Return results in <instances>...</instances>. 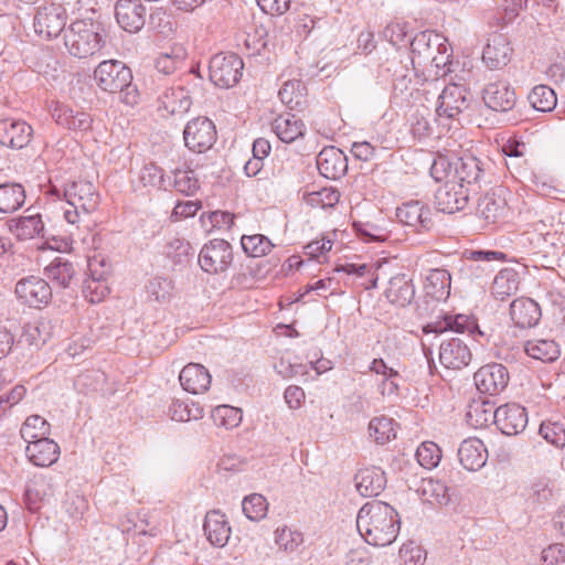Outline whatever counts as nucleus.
Listing matches in <instances>:
<instances>
[{
    "label": "nucleus",
    "instance_id": "nucleus-13",
    "mask_svg": "<svg viewBox=\"0 0 565 565\" xmlns=\"http://www.w3.org/2000/svg\"><path fill=\"white\" fill-rule=\"evenodd\" d=\"M18 299L29 307L40 308L47 305L52 298V288L49 282L38 276H28L15 285Z\"/></svg>",
    "mask_w": 565,
    "mask_h": 565
},
{
    "label": "nucleus",
    "instance_id": "nucleus-57",
    "mask_svg": "<svg viewBox=\"0 0 565 565\" xmlns=\"http://www.w3.org/2000/svg\"><path fill=\"white\" fill-rule=\"evenodd\" d=\"M540 435L557 448L565 446V425L559 422H543L539 430Z\"/></svg>",
    "mask_w": 565,
    "mask_h": 565
},
{
    "label": "nucleus",
    "instance_id": "nucleus-38",
    "mask_svg": "<svg viewBox=\"0 0 565 565\" xmlns=\"http://www.w3.org/2000/svg\"><path fill=\"white\" fill-rule=\"evenodd\" d=\"M525 353L532 359L548 363L561 355L559 345L551 339H532L524 343Z\"/></svg>",
    "mask_w": 565,
    "mask_h": 565
},
{
    "label": "nucleus",
    "instance_id": "nucleus-59",
    "mask_svg": "<svg viewBox=\"0 0 565 565\" xmlns=\"http://www.w3.org/2000/svg\"><path fill=\"white\" fill-rule=\"evenodd\" d=\"M340 200V193L333 188H322L319 191L308 194L307 202L312 207H332Z\"/></svg>",
    "mask_w": 565,
    "mask_h": 565
},
{
    "label": "nucleus",
    "instance_id": "nucleus-12",
    "mask_svg": "<svg viewBox=\"0 0 565 565\" xmlns=\"http://www.w3.org/2000/svg\"><path fill=\"white\" fill-rule=\"evenodd\" d=\"M233 260L232 246L224 239H212L199 254L201 268L210 274L225 271Z\"/></svg>",
    "mask_w": 565,
    "mask_h": 565
},
{
    "label": "nucleus",
    "instance_id": "nucleus-39",
    "mask_svg": "<svg viewBox=\"0 0 565 565\" xmlns=\"http://www.w3.org/2000/svg\"><path fill=\"white\" fill-rule=\"evenodd\" d=\"M519 285V273L513 268H503L495 275L491 292L494 298L504 300L518 291Z\"/></svg>",
    "mask_w": 565,
    "mask_h": 565
},
{
    "label": "nucleus",
    "instance_id": "nucleus-20",
    "mask_svg": "<svg viewBox=\"0 0 565 565\" xmlns=\"http://www.w3.org/2000/svg\"><path fill=\"white\" fill-rule=\"evenodd\" d=\"M32 135V127L23 120H0V143L6 147L22 149L29 145Z\"/></svg>",
    "mask_w": 565,
    "mask_h": 565
},
{
    "label": "nucleus",
    "instance_id": "nucleus-37",
    "mask_svg": "<svg viewBox=\"0 0 565 565\" xmlns=\"http://www.w3.org/2000/svg\"><path fill=\"white\" fill-rule=\"evenodd\" d=\"M25 198L22 184L14 182L0 184V213L10 214L18 211L23 206Z\"/></svg>",
    "mask_w": 565,
    "mask_h": 565
},
{
    "label": "nucleus",
    "instance_id": "nucleus-50",
    "mask_svg": "<svg viewBox=\"0 0 565 565\" xmlns=\"http://www.w3.org/2000/svg\"><path fill=\"white\" fill-rule=\"evenodd\" d=\"M148 298L156 302H169L173 296L172 280L163 277H154L146 286Z\"/></svg>",
    "mask_w": 565,
    "mask_h": 565
},
{
    "label": "nucleus",
    "instance_id": "nucleus-10",
    "mask_svg": "<svg viewBox=\"0 0 565 565\" xmlns=\"http://www.w3.org/2000/svg\"><path fill=\"white\" fill-rule=\"evenodd\" d=\"M470 105V92L459 84H448L438 97L436 115L439 118L456 119Z\"/></svg>",
    "mask_w": 565,
    "mask_h": 565
},
{
    "label": "nucleus",
    "instance_id": "nucleus-46",
    "mask_svg": "<svg viewBox=\"0 0 565 565\" xmlns=\"http://www.w3.org/2000/svg\"><path fill=\"white\" fill-rule=\"evenodd\" d=\"M20 434L26 443L41 439L49 437L51 434V425L40 415H31L23 423Z\"/></svg>",
    "mask_w": 565,
    "mask_h": 565
},
{
    "label": "nucleus",
    "instance_id": "nucleus-24",
    "mask_svg": "<svg viewBox=\"0 0 565 565\" xmlns=\"http://www.w3.org/2000/svg\"><path fill=\"white\" fill-rule=\"evenodd\" d=\"M203 530L207 541L217 547L227 544L232 532L226 515L218 510L206 513Z\"/></svg>",
    "mask_w": 565,
    "mask_h": 565
},
{
    "label": "nucleus",
    "instance_id": "nucleus-27",
    "mask_svg": "<svg viewBox=\"0 0 565 565\" xmlns=\"http://www.w3.org/2000/svg\"><path fill=\"white\" fill-rule=\"evenodd\" d=\"M460 463L469 471L481 469L488 460V451L478 438L465 439L458 449Z\"/></svg>",
    "mask_w": 565,
    "mask_h": 565
},
{
    "label": "nucleus",
    "instance_id": "nucleus-47",
    "mask_svg": "<svg viewBox=\"0 0 565 565\" xmlns=\"http://www.w3.org/2000/svg\"><path fill=\"white\" fill-rule=\"evenodd\" d=\"M369 434L379 445L388 443L396 436L394 420L386 416L374 417L369 424Z\"/></svg>",
    "mask_w": 565,
    "mask_h": 565
},
{
    "label": "nucleus",
    "instance_id": "nucleus-22",
    "mask_svg": "<svg viewBox=\"0 0 565 565\" xmlns=\"http://www.w3.org/2000/svg\"><path fill=\"white\" fill-rule=\"evenodd\" d=\"M60 446L49 437L28 443L25 455L38 467H50L60 458Z\"/></svg>",
    "mask_w": 565,
    "mask_h": 565
},
{
    "label": "nucleus",
    "instance_id": "nucleus-63",
    "mask_svg": "<svg viewBox=\"0 0 565 565\" xmlns=\"http://www.w3.org/2000/svg\"><path fill=\"white\" fill-rule=\"evenodd\" d=\"M100 279L102 276L95 277L93 275L92 279L85 281L84 294L92 303L102 301L108 294V287L104 285Z\"/></svg>",
    "mask_w": 565,
    "mask_h": 565
},
{
    "label": "nucleus",
    "instance_id": "nucleus-40",
    "mask_svg": "<svg viewBox=\"0 0 565 565\" xmlns=\"http://www.w3.org/2000/svg\"><path fill=\"white\" fill-rule=\"evenodd\" d=\"M185 58V49L180 44H175L167 52H162L157 56L154 67L163 75H171L184 66Z\"/></svg>",
    "mask_w": 565,
    "mask_h": 565
},
{
    "label": "nucleus",
    "instance_id": "nucleus-15",
    "mask_svg": "<svg viewBox=\"0 0 565 565\" xmlns=\"http://www.w3.org/2000/svg\"><path fill=\"white\" fill-rule=\"evenodd\" d=\"M115 17L117 23L127 32L140 31L147 17V8L140 0H117L115 4Z\"/></svg>",
    "mask_w": 565,
    "mask_h": 565
},
{
    "label": "nucleus",
    "instance_id": "nucleus-8",
    "mask_svg": "<svg viewBox=\"0 0 565 565\" xmlns=\"http://www.w3.org/2000/svg\"><path fill=\"white\" fill-rule=\"evenodd\" d=\"M444 42L445 38L434 31H423L413 38L411 41V62L416 75L425 74L428 62L431 61V56Z\"/></svg>",
    "mask_w": 565,
    "mask_h": 565
},
{
    "label": "nucleus",
    "instance_id": "nucleus-31",
    "mask_svg": "<svg viewBox=\"0 0 565 565\" xmlns=\"http://www.w3.org/2000/svg\"><path fill=\"white\" fill-rule=\"evenodd\" d=\"M273 131L285 143H291L305 136L306 126L296 115L286 113L279 115L271 124Z\"/></svg>",
    "mask_w": 565,
    "mask_h": 565
},
{
    "label": "nucleus",
    "instance_id": "nucleus-42",
    "mask_svg": "<svg viewBox=\"0 0 565 565\" xmlns=\"http://www.w3.org/2000/svg\"><path fill=\"white\" fill-rule=\"evenodd\" d=\"M52 335V324L49 319L41 318L29 322L23 327L21 341L29 345L40 347L44 344Z\"/></svg>",
    "mask_w": 565,
    "mask_h": 565
},
{
    "label": "nucleus",
    "instance_id": "nucleus-9",
    "mask_svg": "<svg viewBox=\"0 0 565 565\" xmlns=\"http://www.w3.org/2000/svg\"><path fill=\"white\" fill-rule=\"evenodd\" d=\"M447 330L458 333L467 332L481 345L490 340V335L479 328L476 319L466 315L446 316L443 321L429 323L423 328L424 333H443Z\"/></svg>",
    "mask_w": 565,
    "mask_h": 565
},
{
    "label": "nucleus",
    "instance_id": "nucleus-30",
    "mask_svg": "<svg viewBox=\"0 0 565 565\" xmlns=\"http://www.w3.org/2000/svg\"><path fill=\"white\" fill-rule=\"evenodd\" d=\"M512 321L520 328L534 327L541 318L539 305L530 298H518L510 306Z\"/></svg>",
    "mask_w": 565,
    "mask_h": 565
},
{
    "label": "nucleus",
    "instance_id": "nucleus-1",
    "mask_svg": "<svg viewBox=\"0 0 565 565\" xmlns=\"http://www.w3.org/2000/svg\"><path fill=\"white\" fill-rule=\"evenodd\" d=\"M399 516L383 501L364 504L356 516V529L365 542L373 546H388L397 537Z\"/></svg>",
    "mask_w": 565,
    "mask_h": 565
},
{
    "label": "nucleus",
    "instance_id": "nucleus-35",
    "mask_svg": "<svg viewBox=\"0 0 565 565\" xmlns=\"http://www.w3.org/2000/svg\"><path fill=\"white\" fill-rule=\"evenodd\" d=\"M9 230L17 238L25 241L42 235L44 223L38 213L22 215L10 221Z\"/></svg>",
    "mask_w": 565,
    "mask_h": 565
},
{
    "label": "nucleus",
    "instance_id": "nucleus-6",
    "mask_svg": "<svg viewBox=\"0 0 565 565\" xmlns=\"http://www.w3.org/2000/svg\"><path fill=\"white\" fill-rule=\"evenodd\" d=\"M243 67L242 58L234 53L215 54L209 65L210 79L221 88L232 87L239 81Z\"/></svg>",
    "mask_w": 565,
    "mask_h": 565
},
{
    "label": "nucleus",
    "instance_id": "nucleus-21",
    "mask_svg": "<svg viewBox=\"0 0 565 565\" xmlns=\"http://www.w3.org/2000/svg\"><path fill=\"white\" fill-rule=\"evenodd\" d=\"M396 217L401 223L414 227L418 233L428 231L433 226L429 209L418 201L406 202L398 206Z\"/></svg>",
    "mask_w": 565,
    "mask_h": 565
},
{
    "label": "nucleus",
    "instance_id": "nucleus-44",
    "mask_svg": "<svg viewBox=\"0 0 565 565\" xmlns=\"http://www.w3.org/2000/svg\"><path fill=\"white\" fill-rule=\"evenodd\" d=\"M531 106L539 111H552L556 104V93L547 85H537L529 94Z\"/></svg>",
    "mask_w": 565,
    "mask_h": 565
},
{
    "label": "nucleus",
    "instance_id": "nucleus-36",
    "mask_svg": "<svg viewBox=\"0 0 565 565\" xmlns=\"http://www.w3.org/2000/svg\"><path fill=\"white\" fill-rule=\"evenodd\" d=\"M451 276L444 268L430 269L425 277L424 288L436 300L446 299L450 294Z\"/></svg>",
    "mask_w": 565,
    "mask_h": 565
},
{
    "label": "nucleus",
    "instance_id": "nucleus-18",
    "mask_svg": "<svg viewBox=\"0 0 565 565\" xmlns=\"http://www.w3.org/2000/svg\"><path fill=\"white\" fill-rule=\"evenodd\" d=\"M472 353L460 338L444 340L439 347V361L446 369L461 370L469 365Z\"/></svg>",
    "mask_w": 565,
    "mask_h": 565
},
{
    "label": "nucleus",
    "instance_id": "nucleus-62",
    "mask_svg": "<svg viewBox=\"0 0 565 565\" xmlns=\"http://www.w3.org/2000/svg\"><path fill=\"white\" fill-rule=\"evenodd\" d=\"M408 34V24L404 21H393L383 30V36L392 45L397 46L406 41Z\"/></svg>",
    "mask_w": 565,
    "mask_h": 565
},
{
    "label": "nucleus",
    "instance_id": "nucleus-5",
    "mask_svg": "<svg viewBox=\"0 0 565 565\" xmlns=\"http://www.w3.org/2000/svg\"><path fill=\"white\" fill-rule=\"evenodd\" d=\"M68 14L65 7L56 2H43L34 14L35 33L45 40H53L66 30Z\"/></svg>",
    "mask_w": 565,
    "mask_h": 565
},
{
    "label": "nucleus",
    "instance_id": "nucleus-7",
    "mask_svg": "<svg viewBox=\"0 0 565 565\" xmlns=\"http://www.w3.org/2000/svg\"><path fill=\"white\" fill-rule=\"evenodd\" d=\"M217 138L214 122L207 117H196L190 120L183 130L185 147L195 153L206 152Z\"/></svg>",
    "mask_w": 565,
    "mask_h": 565
},
{
    "label": "nucleus",
    "instance_id": "nucleus-32",
    "mask_svg": "<svg viewBox=\"0 0 565 565\" xmlns=\"http://www.w3.org/2000/svg\"><path fill=\"white\" fill-rule=\"evenodd\" d=\"M483 175L481 161L473 156L458 158L455 161L454 175L451 180H458L467 188L477 184Z\"/></svg>",
    "mask_w": 565,
    "mask_h": 565
},
{
    "label": "nucleus",
    "instance_id": "nucleus-60",
    "mask_svg": "<svg viewBox=\"0 0 565 565\" xmlns=\"http://www.w3.org/2000/svg\"><path fill=\"white\" fill-rule=\"evenodd\" d=\"M455 162H451L446 156H437L429 168L431 178L437 181L451 180L454 175Z\"/></svg>",
    "mask_w": 565,
    "mask_h": 565
},
{
    "label": "nucleus",
    "instance_id": "nucleus-51",
    "mask_svg": "<svg viewBox=\"0 0 565 565\" xmlns=\"http://www.w3.org/2000/svg\"><path fill=\"white\" fill-rule=\"evenodd\" d=\"M241 244L244 252L252 257L265 256L274 247L269 238L262 234L243 235Z\"/></svg>",
    "mask_w": 565,
    "mask_h": 565
},
{
    "label": "nucleus",
    "instance_id": "nucleus-14",
    "mask_svg": "<svg viewBox=\"0 0 565 565\" xmlns=\"http://www.w3.org/2000/svg\"><path fill=\"white\" fill-rule=\"evenodd\" d=\"M479 392L498 395L508 386L510 375L508 369L500 363H490L481 366L473 375Z\"/></svg>",
    "mask_w": 565,
    "mask_h": 565
},
{
    "label": "nucleus",
    "instance_id": "nucleus-56",
    "mask_svg": "<svg viewBox=\"0 0 565 565\" xmlns=\"http://www.w3.org/2000/svg\"><path fill=\"white\" fill-rule=\"evenodd\" d=\"M303 542L302 534L286 525L275 531V543L280 550L294 552Z\"/></svg>",
    "mask_w": 565,
    "mask_h": 565
},
{
    "label": "nucleus",
    "instance_id": "nucleus-3",
    "mask_svg": "<svg viewBox=\"0 0 565 565\" xmlns=\"http://www.w3.org/2000/svg\"><path fill=\"white\" fill-rule=\"evenodd\" d=\"M100 24L90 19L73 21L64 32V45L77 58L97 53L105 44Z\"/></svg>",
    "mask_w": 565,
    "mask_h": 565
},
{
    "label": "nucleus",
    "instance_id": "nucleus-45",
    "mask_svg": "<svg viewBox=\"0 0 565 565\" xmlns=\"http://www.w3.org/2000/svg\"><path fill=\"white\" fill-rule=\"evenodd\" d=\"M505 212V202L494 195H484L478 203V214L487 223L498 222Z\"/></svg>",
    "mask_w": 565,
    "mask_h": 565
},
{
    "label": "nucleus",
    "instance_id": "nucleus-48",
    "mask_svg": "<svg viewBox=\"0 0 565 565\" xmlns=\"http://www.w3.org/2000/svg\"><path fill=\"white\" fill-rule=\"evenodd\" d=\"M242 510L248 520L258 522L266 516L268 502L264 495L252 493L243 499Z\"/></svg>",
    "mask_w": 565,
    "mask_h": 565
},
{
    "label": "nucleus",
    "instance_id": "nucleus-4",
    "mask_svg": "<svg viewBox=\"0 0 565 565\" xmlns=\"http://www.w3.org/2000/svg\"><path fill=\"white\" fill-rule=\"evenodd\" d=\"M65 202L62 206L64 218L70 224H77L83 216L97 210L100 198L95 185L89 181H74L64 190Z\"/></svg>",
    "mask_w": 565,
    "mask_h": 565
},
{
    "label": "nucleus",
    "instance_id": "nucleus-54",
    "mask_svg": "<svg viewBox=\"0 0 565 565\" xmlns=\"http://www.w3.org/2000/svg\"><path fill=\"white\" fill-rule=\"evenodd\" d=\"M163 254L170 258L173 264H183L192 255V247L188 241L180 237L170 238L164 247Z\"/></svg>",
    "mask_w": 565,
    "mask_h": 565
},
{
    "label": "nucleus",
    "instance_id": "nucleus-41",
    "mask_svg": "<svg viewBox=\"0 0 565 565\" xmlns=\"http://www.w3.org/2000/svg\"><path fill=\"white\" fill-rule=\"evenodd\" d=\"M162 108L170 115L186 113L192 104L189 92L181 86L168 88L160 97Z\"/></svg>",
    "mask_w": 565,
    "mask_h": 565
},
{
    "label": "nucleus",
    "instance_id": "nucleus-23",
    "mask_svg": "<svg viewBox=\"0 0 565 565\" xmlns=\"http://www.w3.org/2000/svg\"><path fill=\"white\" fill-rule=\"evenodd\" d=\"M317 168L324 178L339 179L348 169L347 157L335 147L324 148L317 157Z\"/></svg>",
    "mask_w": 565,
    "mask_h": 565
},
{
    "label": "nucleus",
    "instance_id": "nucleus-25",
    "mask_svg": "<svg viewBox=\"0 0 565 565\" xmlns=\"http://www.w3.org/2000/svg\"><path fill=\"white\" fill-rule=\"evenodd\" d=\"M211 380L209 370L199 363H189L179 375L183 390L192 394L206 392L211 385Z\"/></svg>",
    "mask_w": 565,
    "mask_h": 565
},
{
    "label": "nucleus",
    "instance_id": "nucleus-58",
    "mask_svg": "<svg viewBox=\"0 0 565 565\" xmlns=\"http://www.w3.org/2000/svg\"><path fill=\"white\" fill-rule=\"evenodd\" d=\"M416 458L422 467L431 469L439 463L441 451L435 443L425 441L417 448Z\"/></svg>",
    "mask_w": 565,
    "mask_h": 565
},
{
    "label": "nucleus",
    "instance_id": "nucleus-49",
    "mask_svg": "<svg viewBox=\"0 0 565 565\" xmlns=\"http://www.w3.org/2000/svg\"><path fill=\"white\" fill-rule=\"evenodd\" d=\"M213 423L218 427L232 429L242 422V411L230 405H218L212 411Z\"/></svg>",
    "mask_w": 565,
    "mask_h": 565
},
{
    "label": "nucleus",
    "instance_id": "nucleus-16",
    "mask_svg": "<svg viewBox=\"0 0 565 565\" xmlns=\"http://www.w3.org/2000/svg\"><path fill=\"white\" fill-rule=\"evenodd\" d=\"M54 121L71 131H87L90 129L92 116L79 107L56 103L51 110Z\"/></svg>",
    "mask_w": 565,
    "mask_h": 565
},
{
    "label": "nucleus",
    "instance_id": "nucleus-33",
    "mask_svg": "<svg viewBox=\"0 0 565 565\" xmlns=\"http://www.w3.org/2000/svg\"><path fill=\"white\" fill-rule=\"evenodd\" d=\"M466 422L476 429L487 427L492 422L497 425V408H494V404L483 398L473 399L468 405Z\"/></svg>",
    "mask_w": 565,
    "mask_h": 565
},
{
    "label": "nucleus",
    "instance_id": "nucleus-55",
    "mask_svg": "<svg viewBox=\"0 0 565 565\" xmlns=\"http://www.w3.org/2000/svg\"><path fill=\"white\" fill-rule=\"evenodd\" d=\"M171 188L185 195H193L199 189V181L190 169H174Z\"/></svg>",
    "mask_w": 565,
    "mask_h": 565
},
{
    "label": "nucleus",
    "instance_id": "nucleus-64",
    "mask_svg": "<svg viewBox=\"0 0 565 565\" xmlns=\"http://www.w3.org/2000/svg\"><path fill=\"white\" fill-rule=\"evenodd\" d=\"M543 565H565V546L552 544L542 552Z\"/></svg>",
    "mask_w": 565,
    "mask_h": 565
},
{
    "label": "nucleus",
    "instance_id": "nucleus-11",
    "mask_svg": "<svg viewBox=\"0 0 565 565\" xmlns=\"http://www.w3.org/2000/svg\"><path fill=\"white\" fill-rule=\"evenodd\" d=\"M470 191L458 180H447L435 193V205L443 213L460 212L469 203Z\"/></svg>",
    "mask_w": 565,
    "mask_h": 565
},
{
    "label": "nucleus",
    "instance_id": "nucleus-28",
    "mask_svg": "<svg viewBox=\"0 0 565 565\" xmlns=\"http://www.w3.org/2000/svg\"><path fill=\"white\" fill-rule=\"evenodd\" d=\"M386 299L395 306L406 307L415 297V287L412 278L405 274L393 276L384 291Z\"/></svg>",
    "mask_w": 565,
    "mask_h": 565
},
{
    "label": "nucleus",
    "instance_id": "nucleus-61",
    "mask_svg": "<svg viewBox=\"0 0 565 565\" xmlns=\"http://www.w3.org/2000/svg\"><path fill=\"white\" fill-rule=\"evenodd\" d=\"M554 497V483L547 478H540L531 487L530 498L537 504L551 501Z\"/></svg>",
    "mask_w": 565,
    "mask_h": 565
},
{
    "label": "nucleus",
    "instance_id": "nucleus-19",
    "mask_svg": "<svg viewBox=\"0 0 565 565\" xmlns=\"http://www.w3.org/2000/svg\"><path fill=\"white\" fill-rule=\"evenodd\" d=\"M482 99L486 106L494 111L507 113L516 103L514 88L507 82L499 81L489 83L482 92Z\"/></svg>",
    "mask_w": 565,
    "mask_h": 565
},
{
    "label": "nucleus",
    "instance_id": "nucleus-29",
    "mask_svg": "<svg viewBox=\"0 0 565 565\" xmlns=\"http://www.w3.org/2000/svg\"><path fill=\"white\" fill-rule=\"evenodd\" d=\"M512 49L507 38L495 34L489 39L482 52V60L491 70L501 68L510 61Z\"/></svg>",
    "mask_w": 565,
    "mask_h": 565
},
{
    "label": "nucleus",
    "instance_id": "nucleus-2",
    "mask_svg": "<svg viewBox=\"0 0 565 565\" xmlns=\"http://www.w3.org/2000/svg\"><path fill=\"white\" fill-rule=\"evenodd\" d=\"M94 81L104 92L119 94L120 100L129 106L138 103L139 92L132 84V73L122 62L103 61L94 71Z\"/></svg>",
    "mask_w": 565,
    "mask_h": 565
},
{
    "label": "nucleus",
    "instance_id": "nucleus-43",
    "mask_svg": "<svg viewBox=\"0 0 565 565\" xmlns=\"http://www.w3.org/2000/svg\"><path fill=\"white\" fill-rule=\"evenodd\" d=\"M139 181L143 186L157 188L164 191L171 189L172 184L171 178L166 177L162 169L152 162L141 168Z\"/></svg>",
    "mask_w": 565,
    "mask_h": 565
},
{
    "label": "nucleus",
    "instance_id": "nucleus-52",
    "mask_svg": "<svg viewBox=\"0 0 565 565\" xmlns=\"http://www.w3.org/2000/svg\"><path fill=\"white\" fill-rule=\"evenodd\" d=\"M452 50L448 44L447 39L438 51L431 56V61L428 62V68L426 71L433 72L435 76H444L449 73L451 63Z\"/></svg>",
    "mask_w": 565,
    "mask_h": 565
},
{
    "label": "nucleus",
    "instance_id": "nucleus-53",
    "mask_svg": "<svg viewBox=\"0 0 565 565\" xmlns=\"http://www.w3.org/2000/svg\"><path fill=\"white\" fill-rule=\"evenodd\" d=\"M422 493L424 500L430 503L445 505L449 502V493L447 486L438 480H423Z\"/></svg>",
    "mask_w": 565,
    "mask_h": 565
},
{
    "label": "nucleus",
    "instance_id": "nucleus-26",
    "mask_svg": "<svg viewBox=\"0 0 565 565\" xmlns=\"http://www.w3.org/2000/svg\"><path fill=\"white\" fill-rule=\"evenodd\" d=\"M354 481L358 492L365 498L379 495L386 486L385 472L376 467L360 469Z\"/></svg>",
    "mask_w": 565,
    "mask_h": 565
},
{
    "label": "nucleus",
    "instance_id": "nucleus-34",
    "mask_svg": "<svg viewBox=\"0 0 565 565\" xmlns=\"http://www.w3.org/2000/svg\"><path fill=\"white\" fill-rule=\"evenodd\" d=\"M44 273L47 279L62 288H70L77 276L73 263L64 257H56L45 267Z\"/></svg>",
    "mask_w": 565,
    "mask_h": 565
},
{
    "label": "nucleus",
    "instance_id": "nucleus-17",
    "mask_svg": "<svg viewBox=\"0 0 565 565\" xmlns=\"http://www.w3.org/2000/svg\"><path fill=\"white\" fill-rule=\"evenodd\" d=\"M527 425V413L516 403H508L497 407V426L502 434L515 436Z\"/></svg>",
    "mask_w": 565,
    "mask_h": 565
}]
</instances>
